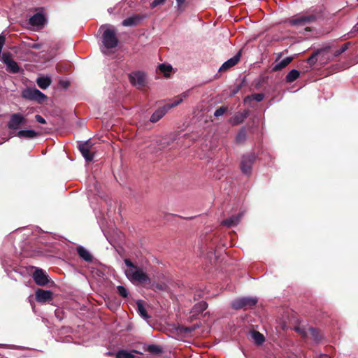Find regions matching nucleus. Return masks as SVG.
<instances>
[{"instance_id": "f257e3e1", "label": "nucleus", "mask_w": 358, "mask_h": 358, "mask_svg": "<svg viewBox=\"0 0 358 358\" xmlns=\"http://www.w3.org/2000/svg\"><path fill=\"white\" fill-rule=\"evenodd\" d=\"M324 18V12L322 9H315L312 13L306 12L302 15H295L287 19V23L295 27L305 26L317 22L318 20Z\"/></svg>"}, {"instance_id": "f03ea898", "label": "nucleus", "mask_w": 358, "mask_h": 358, "mask_svg": "<svg viewBox=\"0 0 358 358\" xmlns=\"http://www.w3.org/2000/svg\"><path fill=\"white\" fill-rule=\"evenodd\" d=\"M102 42L107 49L115 48L119 43V39L114 29H106L102 35Z\"/></svg>"}, {"instance_id": "7ed1b4c3", "label": "nucleus", "mask_w": 358, "mask_h": 358, "mask_svg": "<svg viewBox=\"0 0 358 358\" xmlns=\"http://www.w3.org/2000/svg\"><path fill=\"white\" fill-rule=\"evenodd\" d=\"M257 303V299L255 297H242L232 301L231 306L235 310L251 308Z\"/></svg>"}, {"instance_id": "20e7f679", "label": "nucleus", "mask_w": 358, "mask_h": 358, "mask_svg": "<svg viewBox=\"0 0 358 358\" xmlns=\"http://www.w3.org/2000/svg\"><path fill=\"white\" fill-rule=\"evenodd\" d=\"M22 96L26 99L35 101L38 103H43L48 99V96L36 88L24 90Z\"/></svg>"}, {"instance_id": "39448f33", "label": "nucleus", "mask_w": 358, "mask_h": 358, "mask_svg": "<svg viewBox=\"0 0 358 358\" xmlns=\"http://www.w3.org/2000/svg\"><path fill=\"white\" fill-rule=\"evenodd\" d=\"M135 269V271L133 269H129L126 271L127 276L131 281H136L140 283H145L147 282H150V280L149 276L145 273H144L141 268L137 267Z\"/></svg>"}, {"instance_id": "423d86ee", "label": "nucleus", "mask_w": 358, "mask_h": 358, "mask_svg": "<svg viewBox=\"0 0 358 358\" xmlns=\"http://www.w3.org/2000/svg\"><path fill=\"white\" fill-rule=\"evenodd\" d=\"M129 79L131 84L138 89H143L146 85V78L145 73L138 71L131 73L129 75Z\"/></svg>"}, {"instance_id": "0eeeda50", "label": "nucleus", "mask_w": 358, "mask_h": 358, "mask_svg": "<svg viewBox=\"0 0 358 358\" xmlns=\"http://www.w3.org/2000/svg\"><path fill=\"white\" fill-rule=\"evenodd\" d=\"M92 148L93 144L90 140L78 144V149L87 162H90L94 159V155Z\"/></svg>"}, {"instance_id": "6e6552de", "label": "nucleus", "mask_w": 358, "mask_h": 358, "mask_svg": "<svg viewBox=\"0 0 358 358\" xmlns=\"http://www.w3.org/2000/svg\"><path fill=\"white\" fill-rule=\"evenodd\" d=\"M2 62L6 65V71L10 73H17L20 72V67L17 63L11 58L10 52H4L1 57Z\"/></svg>"}, {"instance_id": "1a4fd4ad", "label": "nucleus", "mask_w": 358, "mask_h": 358, "mask_svg": "<svg viewBox=\"0 0 358 358\" xmlns=\"http://www.w3.org/2000/svg\"><path fill=\"white\" fill-rule=\"evenodd\" d=\"M27 120L20 113H13L10 115V120L7 124L9 129L17 130L22 124H25Z\"/></svg>"}, {"instance_id": "9d476101", "label": "nucleus", "mask_w": 358, "mask_h": 358, "mask_svg": "<svg viewBox=\"0 0 358 358\" xmlns=\"http://www.w3.org/2000/svg\"><path fill=\"white\" fill-rule=\"evenodd\" d=\"M255 156L253 154H249L243 156L240 167L243 173L250 174L251 173L252 166L255 162Z\"/></svg>"}, {"instance_id": "9b49d317", "label": "nucleus", "mask_w": 358, "mask_h": 358, "mask_svg": "<svg viewBox=\"0 0 358 358\" xmlns=\"http://www.w3.org/2000/svg\"><path fill=\"white\" fill-rule=\"evenodd\" d=\"M32 277L35 283L39 286H45L49 282L48 275L41 268H36Z\"/></svg>"}, {"instance_id": "f8f14e48", "label": "nucleus", "mask_w": 358, "mask_h": 358, "mask_svg": "<svg viewBox=\"0 0 358 358\" xmlns=\"http://www.w3.org/2000/svg\"><path fill=\"white\" fill-rule=\"evenodd\" d=\"M53 293L50 290L37 289L35 292V299L38 303H46L52 300Z\"/></svg>"}, {"instance_id": "ddd939ff", "label": "nucleus", "mask_w": 358, "mask_h": 358, "mask_svg": "<svg viewBox=\"0 0 358 358\" xmlns=\"http://www.w3.org/2000/svg\"><path fill=\"white\" fill-rule=\"evenodd\" d=\"M295 331L299 332L303 337H306L308 334H310L312 338L316 342H319L322 339V336L319 330L314 327L308 328V331L299 327H296Z\"/></svg>"}, {"instance_id": "4468645a", "label": "nucleus", "mask_w": 358, "mask_h": 358, "mask_svg": "<svg viewBox=\"0 0 358 358\" xmlns=\"http://www.w3.org/2000/svg\"><path fill=\"white\" fill-rule=\"evenodd\" d=\"M241 56V51L239 50L236 55H234L233 57L230 58L229 59H228L227 61L222 64V65L220 66L219 69V71L224 72L229 70L230 68L234 66L240 61Z\"/></svg>"}, {"instance_id": "2eb2a0df", "label": "nucleus", "mask_w": 358, "mask_h": 358, "mask_svg": "<svg viewBox=\"0 0 358 358\" xmlns=\"http://www.w3.org/2000/svg\"><path fill=\"white\" fill-rule=\"evenodd\" d=\"M249 114L250 112L248 110H244L243 112H238L229 119V122L233 126L240 124L245 121Z\"/></svg>"}, {"instance_id": "dca6fc26", "label": "nucleus", "mask_w": 358, "mask_h": 358, "mask_svg": "<svg viewBox=\"0 0 358 358\" xmlns=\"http://www.w3.org/2000/svg\"><path fill=\"white\" fill-rule=\"evenodd\" d=\"M143 17L140 15H135L124 19L122 24L124 27H134L138 24Z\"/></svg>"}, {"instance_id": "f3484780", "label": "nucleus", "mask_w": 358, "mask_h": 358, "mask_svg": "<svg viewBox=\"0 0 358 358\" xmlns=\"http://www.w3.org/2000/svg\"><path fill=\"white\" fill-rule=\"evenodd\" d=\"M45 22V17L43 14L36 13L29 18V22L32 26L43 25Z\"/></svg>"}, {"instance_id": "a211bd4d", "label": "nucleus", "mask_w": 358, "mask_h": 358, "mask_svg": "<svg viewBox=\"0 0 358 358\" xmlns=\"http://www.w3.org/2000/svg\"><path fill=\"white\" fill-rule=\"evenodd\" d=\"M169 106H164L163 107L157 109L150 117V122H157L167 113Z\"/></svg>"}, {"instance_id": "6ab92c4d", "label": "nucleus", "mask_w": 358, "mask_h": 358, "mask_svg": "<svg viewBox=\"0 0 358 358\" xmlns=\"http://www.w3.org/2000/svg\"><path fill=\"white\" fill-rule=\"evenodd\" d=\"M207 308L208 303L206 301H200L193 306L191 313L193 317H195L206 310Z\"/></svg>"}, {"instance_id": "aec40b11", "label": "nucleus", "mask_w": 358, "mask_h": 358, "mask_svg": "<svg viewBox=\"0 0 358 358\" xmlns=\"http://www.w3.org/2000/svg\"><path fill=\"white\" fill-rule=\"evenodd\" d=\"M77 253L80 256V258L84 259L87 262H92L93 260V257L92 255L83 246H78L76 248Z\"/></svg>"}, {"instance_id": "412c9836", "label": "nucleus", "mask_w": 358, "mask_h": 358, "mask_svg": "<svg viewBox=\"0 0 358 358\" xmlns=\"http://www.w3.org/2000/svg\"><path fill=\"white\" fill-rule=\"evenodd\" d=\"M292 57H286L279 63L274 64L272 66V71L275 72L282 70V69L285 68L288 64H289L292 62Z\"/></svg>"}, {"instance_id": "4be33fe9", "label": "nucleus", "mask_w": 358, "mask_h": 358, "mask_svg": "<svg viewBox=\"0 0 358 358\" xmlns=\"http://www.w3.org/2000/svg\"><path fill=\"white\" fill-rule=\"evenodd\" d=\"M329 49V48H321V49H317V50H315L306 60L307 63L310 65V66H313L314 65L317 59H318V57L321 55V53L322 52H324L326 50H327Z\"/></svg>"}, {"instance_id": "5701e85b", "label": "nucleus", "mask_w": 358, "mask_h": 358, "mask_svg": "<svg viewBox=\"0 0 358 358\" xmlns=\"http://www.w3.org/2000/svg\"><path fill=\"white\" fill-rule=\"evenodd\" d=\"M145 350L150 355L157 356L163 352V349L160 345L151 344L145 348Z\"/></svg>"}, {"instance_id": "b1692460", "label": "nucleus", "mask_w": 358, "mask_h": 358, "mask_svg": "<svg viewBox=\"0 0 358 358\" xmlns=\"http://www.w3.org/2000/svg\"><path fill=\"white\" fill-rule=\"evenodd\" d=\"M51 83V78L49 77H39L36 80L38 86L43 90L47 89L50 85Z\"/></svg>"}, {"instance_id": "393cba45", "label": "nucleus", "mask_w": 358, "mask_h": 358, "mask_svg": "<svg viewBox=\"0 0 358 358\" xmlns=\"http://www.w3.org/2000/svg\"><path fill=\"white\" fill-rule=\"evenodd\" d=\"M264 96H265V95L263 93L253 94L247 96L244 99V103H250V102L254 100L257 102H260L264 99Z\"/></svg>"}, {"instance_id": "a878e982", "label": "nucleus", "mask_w": 358, "mask_h": 358, "mask_svg": "<svg viewBox=\"0 0 358 358\" xmlns=\"http://www.w3.org/2000/svg\"><path fill=\"white\" fill-rule=\"evenodd\" d=\"M17 136L20 138H34L38 136V133L34 130H20Z\"/></svg>"}, {"instance_id": "bb28decb", "label": "nucleus", "mask_w": 358, "mask_h": 358, "mask_svg": "<svg viewBox=\"0 0 358 358\" xmlns=\"http://www.w3.org/2000/svg\"><path fill=\"white\" fill-rule=\"evenodd\" d=\"M241 217L238 216H231L229 218H227L222 221V224L227 227H231L236 226L240 222Z\"/></svg>"}, {"instance_id": "cd10ccee", "label": "nucleus", "mask_w": 358, "mask_h": 358, "mask_svg": "<svg viewBox=\"0 0 358 358\" xmlns=\"http://www.w3.org/2000/svg\"><path fill=\"white\" fill-rule=\"evenodd\" d=\"M300 76V72L296 69L291 70L285 76V82L292 83L295 81Z\"/></svg>"}, {"instance_id": "c85d7f7f", "label": "nucleus", "mask_w": 358, "mask_h": 358, "mask_svg": "<svg viewBox=\"0 0 358 358\" xmlns=\"http://www.w3.org/2000/svg\"><path fill=\"white\" fill-rule=\"evenodd\" d=\"M137 306V310L138 314L143 318V319H149L150 317V315H148L147 310L141 301H138L136 302Z\"/></svg>"}, {"instance_id": "c756f323", "label": "nucleus", "mask_w": 358, "mask_h": 358, "mask_svg": "<svg viewBox=\"0 0 358 358\" xmlns=\"http://www.w3.org/2000/svg\"><path fill=\"white\" fill-rule=\"evenodd\" d=\"M251 336L253 341L257 345H262L265 341L264 335L257 331L253 330L251 332Z\"/></svg>"}, {"instance_id": "7c9ffc66", "label": "nucleus", "mask_w": 358, "mask_h": 358, "mask_svg": "<svg viewBox=\"0 0 358 358\" xmlns=\"http://www.w3.org/2000/svg\"><path fill=\"white\" fill-rule=\"evenodd\" d=\"M247 139V131L245 127H242L238 131L236 137V141L238 143H244Z\"/></svg>"}, {"instance_id": "2f4dec72", "label": "nucleus", "mask_w": 358, "mask_h": 358, "mask_svg": "<svg viewBox=\"0 0 358 358\" xmlns=\"http://www.w3.org/2000/svg\"><path fill=\"white\" fill-rule=\"evenodd\" d=\"M159 70L164 73V76L168 77L172 71L173 68L171 65L161 64L158 66Z\"/></svg>"}, {"instance_id": "473e14b6", "label": "nucleus", "mask_w": 358, "mask_h": 358, "mask_svg": "<svg viewBox=\"0 0 358 358\" xmlns=\"http://www.w3.org/2000/svg\"><path fill=\"white\" fill-rule=\"evenodd\" d=\"M116 358H136V356L124 350H120L117 352Z\"/></svg>"}, {"instance_id": "72a5a7b5", "label": "nucleus", "mask_w": 358, "mask_h": 358, "mask_svg": "<svg viewBox=\"0 0 358 358\" xmlns=\"http://www.w3.org/2000/svg\"><path fill=\"white\" fill-rule=\"evenodd\" d=\"M350 45H351L350 42H348V43L343 44L342 46L338 50L335 51L334 56L338 57L340 55H341L342 53H343L345 51H346L349 48Z\"/></svg>"}, {"instance_id": "f704fd0d", "label": "nucleus", "mask_w": 358, "mask_h": 358, "mask_svg": "<svg viewBox=\"0 0 358 358\" xmlns=\"http://www.w3.org/2000/svg\"><path fill=\"white\" fill-rule=\"evenodd\" d=\"M117 290L118 294L123 298H127L129 295L127 289L122 285H118Z\"/></svg>"}, {"instance_id": "c9c22d12", "label": "nucleus", "mask_w": 358, "mask_h": 358, "mask_svg": "<svg viewBox=\"0 0 358 358\" xmlns=\"http://www.w3.org/2000/svg\"><path fill=\"white\" fill-rule=\"evenodd\" d=\"M227 110H228V108L226 106L219 107L215 110V111L214 113V115L215 117H220V116L222 115L225 112H227Z\"/></svg>"}, {"instance_id": "e433bc0d", "label": "nucleus", "mask_w": 358, "mask_h": 358, "mask_svg": "<svg viewBox=\"0 0 358 358\" xmlns=\"http://www.w3.org/2000/svg\"><path fill=\"white\" fill-rule=\"evenodd\" d=\"M187 0H176L177 8L180 11H183L185 10L184 3Z\"/></svg>"}, {"instance_id": "4c0bfd02", "label": "nucleus", "mask_w": 358, "mask_h": 358, "mask_svg": "<svg viewBox=\"0 0 358 358\" xmlns=\"http://www.w3.org/2000/svg\"><path fill=\"white\" fill-rule=\"evenodd\" d=\"M156 143L157 144L158 150H162V149L165 148L166 146L169 145L168 143L162 142V140H161V139L157 141Z\"/></svg>"}, {"instance_id": "58836bf2", "label": "nucleus", "mask_w": 358, "mask_h": 358, "mask_svg": "<svg viewBox=\"0 0 358 358\" xmlns=\"http://www.w3.org/2000/svg\"><path fill=\"white\" fill-rule=\"evenodd\" d=\"M166 0H154L151 4L150 6L152 8H155L157 6L162 5L165 2Z\"/></svg>"}, {"instance_id": "ea45409f", "label": "nucleus", "mask_w": 358, "mask_h": 358, "mask_svg": "<svg viewBox=\"0 0 358 358\" xmlns=\"http://www.w3.org/2000/svg\"><path fill=\"white\" fill-rule=\"evenodd\" d=\"M59 85L64 89H67L70 86V82L68 80H60Z\"/></svg>"}, {"instance_id": "a19ab883", "label": "nucleus", "mask_w": 358, "mask_h": 358, "mask_svg": "<svg viewBox=\"0 0 358 358\" xmlns=\"http://www.w3.org/2000/svg\"><path fill=\"white\" fill-rule=\"evenodd\" d=\"M182 101V99H179L176 101H174L173 103H172L171 105L167 104L165 105L166 106H169V110L174 106H177L178 104H180Z\"/></svg>"}, {"instance_id": "79ce46f5", "label": "nucleus", "mask_w": 358, "mask_h": 358, "mask_svg": "<svg viewBox=\"0 0 358 358\" xmlns=\"http://www.w3.org/2000/svg\"><path fill=\"white\" fill-rule=\"evenodd\" d=\"M124 263H125V264H126L127 266H129V267L131 268V269H132V268H136L138 267L137 266H135V265L131 262V261L130 259H124Z\"/></svg>"}, {"instance_id": "37998d69", "label": "nucleus", "mask_w": 358, "mask_h": 358, "mask_svg": "<svg viewBox=\"0 0 358 358\" xmlns=\"http://www.w3.org/2000/svg\"><path fill=\"white\" fill-rule=\"evenodd\" d=\"M35 119H36V120L38 122H39L41 124H45L46 123L45 120L41 115H36L35 116Z\"/></svg>"}, {"instance_id": "c03bdc74", "label": "nucleus", "mask_w": 358, "mask_h": 358, "mask_svg": "<svg viewBox=\"0 0 358 358\" xmlns=\"http://www.w3.org/2000/svg\"><path fill=\"white\" fill-rule=\"evenodd\" d=\"M30 47L35 50H39L41 48V45L38 43H33Z\"/></svg>"}, {"instance_id": "a18cd8bd", "label": "nucleus", "mask_w": 358, "mask_h": 358, "mask_svg": "<svg viewBox=\"0 0 358 358\" xmlns=\"http://www.w3.org/2000/svg\"><path fill=\"white\" fill-rule=\"evenodd\" d=\"M304 30H305L306 31H308V32H310V31H312V29H311V28H310V27H306L304 29Z\"/></svg>"}, {"instance_id": "49530a36", "label": "nucleus", "mask_w": 358, "mask_h": 358, "mask_svg": "<svg viewBox=\"0 0 358 358\" xmlns=\"http://www.w3.org/2000/svg\"><path fill=\"white\" fill-rule=\"evenodd\" d=\"M280 55H278V57H277L276 61H277L278 59H280Z\"/></svg>"}, {"instance_id": "de8ad7c7", "label": "nucleus", "mask_w": 358, "mask_h": 358, "mask_svg": "<svg viewBox=\"0 0 358 358\" xmlns=\"http://www.w3.org/2000/svg\"><path fill=\"white\" fill-rule=\"evenodd\" d=\"M157 287H158L159 289H162V285L157 286Z\"/></svg>"}, {"instance_id": "09e8293b", "label": "nucleus", "mask_w": 358, "mask_h": 358, "mask_svg": "<svg viewBox=\"0 0 358 358\" xmlns=\"http://www.w3.org/2000/svg\"><path fill=\"white\" fill-rule=\"evenodd\" d=\"M237 92L236 90H234V94H236Z\"/></svg>"}]
</instances>
